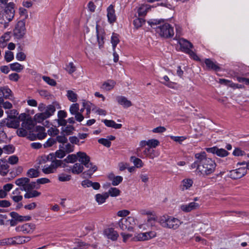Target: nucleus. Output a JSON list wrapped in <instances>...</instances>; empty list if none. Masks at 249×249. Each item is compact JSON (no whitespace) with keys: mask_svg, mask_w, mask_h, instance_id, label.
<instances>
[{"mask_svg":"<svg viewBox=\"0 0 249 249\" xmlns=\"http://www.w3.org/2000/svg\"><path fill=\"white\" fill-rule=\"evenodd\" d=\"M195 158L196 160L191 164L190 169H195L197 175L205 177L214 173L216 163L211 158L207 157L205 152L195 154Z\"/></svg>","mask_w":249,"mask_h":249,"instance_id":"obj_1","label":"nucleus"},{"mask_svg":"<svg viewBox=\"0 0 249 249\" xmlns=\"http://www.w3.org/2000/svg\"><path fill=\"white\" fill-rule=\"evenodd\" d=\"M162 19H151L147 21L152 28L155 29L156 32L161 37L169 38L174 35V28L168 23H163Z\"/></svg>","mask_w":249,"mask_h":249,"instance_id":"obj_2","label":"nucleus"},{"mask_svg":"<svg viewBox=\"0 0 249 249\" xmlns=\"http://www.w3.org/2000/svg\"><path fill=\"white\" fill-rule=\"evenodd\" d=\"M43 160L50 161V164L46 163L42 166V171L45 174L55 173L57 169L62 166L63 161L60 160L55 159L53 153H51L43 157Z\"/></svg>","mask_w":249,"mask_h":249,"instance_id":"obj_3","label":"nucleus"},{"mask_svg":"<svg viewBox=\"0 0 249 249\" xmlns=\"http://www.w3.org/2000/svg\"><path fill=\"white\" fill-rule=\"evenodd\" d=\"M159 223L164 228L177 229L181 224L180 220L172 216L164 215L159 219Z\"/></svg>","mask_w":249,"mask_h":249,"instance_id":"obj_4","label":"nucleus"},{"mask_svg":"<svg viewBox=\"0 0 249 249\" xmlns=\"http://www.w3.org/2000/svg\"><path fill=\"white\" fill-rule=\"evenodd\" d=\"M15 183L17 186H19L20 190L22 191H31L34 189L39 188V187L37 186L36 182L30 181V179L26 177L17 179Z\"/></svg>","mask_w":249,"mask_h":249,"instance_id":"obj_5","label":"nucleus"},{"mask_svg":"<svg viewBox=\"0 0 249 249\" xmlns=\"http://www.w3.org/2000/svg\"><path fill=\"white\" fill-rule=\"evenodd\" d=\"M7 1H0V6H4V12L3 17L8 21H11L13 19L15 16L14 3L11 2L7 3Z\"/></svg>","mask_w":249,"mask_h":249,"instance_id":"obj_6","label":"nucleus"},{"mask_svg":"<svg viewBox=\"0 0 249 249\" xmlns=\"http://www.w3.org/2000/svg\"><path fill=\"white\" fill-rule=\"evenodd\" d=\"M47 135V133L46 132L45 127L38 125L35 127V129L33 133L29 134L28 138L31 141L42 140L46 138Z\"/></svg>","mask_w":249,"mask_h":249,"instance_id":"obj_7","label":"nucleus"},{"mask_svg":"<svg viewBox=\"0 0 249 249\" xmlns=\"http://www.w3.org/2000/svg\"><path fill=\"white\" fill-rule=\"evenodd\" d=\"M118 225L120 229L123 231H131L135 225V221L133 217L129 216L126 218H121L118 222Z\"/></svg>","mask_w":249,"mask_h":249,"instance_id":"obj_8","label":"nucleus"},{"mask_svg":"<svg viewBox=\"0 0 249 249\" xmlns=\"http://www.w3.org/2000/svg\"><path fill=\"white\" fill-rule=\"evenodd\" d=\"M25 23L23 20L19 21L14 30V36L18 39L22 38L25 33Z\"/></svg>","mask_w":249,"mask_h":249,"instance_id":"obj_9","label":"nucleus"},{"mask_svg":"<svg viewBox=\"0 0 249 249\" xmlns=\"http://www.w3.org/2000/svg\"><path fill=\"white\" fill-rule=\"evenodd\" d=\"M206 151L208 153L215 154L220 157H225L229 155V152L223 148H219L216 146L207 148Z\"/></svg>","mask_w":249,"mask_h":249,"instance_id":"obj_10","label":"nucleus"},{"mask_svg":"<svg viewBox=\"0 0 249 249\" xmlns=\"http://www.w3.org/2000/svg\"><path fill=\"white\" fill-rule=\"evenodd\" d=\"M247 174V169L245 167H240L235 170H232L230 172V176L232 179H238Z\"/></svg>","mask_w":249,"mask_h":249,"instance_id":"obj_11","label":"nucleus"},{"mask_svg":"<svg viewBox=\"0 0 249 249\" xmlns=\"http://www.w3.org/2000/svg\"><path fill=\"white\" fill-rule=\"evenodd\" d=\"M26 114L22 113L21 114L19 118L21 120V121H22L21 127L27 130H29L32 129L34 125L32 120L31 119H26Z\"/></svg>","mask_w":249,"mask_h":249,"instance_id":"obj_12","label":"nucleus"},{"mask_svg":"<svg viewBox=\"0 0 249 249\" xmlns=\"http://www.w3.org/2000/svg\"><path fill=\"white\" fill-rule=\"evenodd\" d=\"M77 160L80 163L84 165L86 167H88V165H89L90 157L85 152H78L77 153Z\"/></svg>","mask_w":249,"mask_h":249,"instance_id":"obj_13","label":"nucleus"},{"mask_svg":"<svg viewBox=\"0 0 249 249\" xmlns=\"http://www.w3.org/2000/svg\"><path fill=\"white\" fill-rule=\"evenodd\" d=\"M0 124L2 126L5 125L9 128H17L19 126V121L15 119L10 120L5 119L0 121Z\"/></svg>","mask_w":249,"mask_h":249,"instance_id":"obj_14","label":"nucleus"},{"mask_svg":"<svg viewBox=\"0 0 249 249\" xmlns=\"http://www.w3.org/2000/svg\"><path fill=\"white\" fill-rule=\"evenodd\" d=\"M178 43L180 45L181 51L185 53H186L193 47V45L192 43L183 38H180L178 40Z\"/></svg>","mask_w":249,"mask_h":249,"instance_id":"obj_15","label":"nucleus"},{"mask_svg":"<svg viewBox=\"0 0 249 249\" xmlns=\"http://www.w3.org/2000/svg\"><path fill=\"white\" fill-rule=\"evenodd\" d=\"M200 206L199 203L192 202L187 204H182L180 206V209L184 212L188 213L197 209Z\"/></svg>","mask_w":249,"mask_h":249,"instance_id":"obj_16","label":"nucleus"},{"mask_svg":"<svg viewBox=\"0 0 249 249\" xmlns=\"http://www.w3.org/2000/svg\"><path fill=\"white\" fill-rule=\"evenodd\" d=\"M104 234L107 238L112 241L117 240L119 237L117 231L111 228L105 229L104 231Z\"/></svg>","mask_w":249,"mask_h":249,"instance_id":"obj_17","label":"nucleus"},{"mask_svg":"<svg viewBox=\"0 0 249 249\" xmlns=\"http://www.w3.org/2000/svg\"><path fill=\"white\" fill-rule=\"evenodd\" d=\"M88 170L83 172L81 175V177L83 178H89L93 174V173L97 171V167L95 165H93L92 163H90L89 165H88Z\"/></svg>","mask_w":249,"mask_h":249,"instance_id":"obj_18","label":"nucleus"},{"mask_svg":"<svg viewBox=\"0 0 249 249\" xmlns=\"http://www.w3.org/2000/svg\"><path fill=\"white\" fill-rule=\"evenodd\" d=\"M107 17L108 22L113 23L116 21V16L113 5H110L107 8Z\"/></svg>","mask_w":249,"mask_h":249,"instance_id":"obj_19","label":"nucleus"},{"mask_svg":"<svg viewBox=\"0 0 249 249\" xmlns=\"http://www.w3.org/2000/svg\"><path fill=\"white\" fill-rule=\"evenodd\" d=\"M69 168V171L74 175H79L80 173L82 174L84 170L83 165L79 163H75L73 165L70 166Z\"/></svg>","mask_w":249,"mask_h":249,"instance_id":"obj_20","label":"nucleus"},{"mask_svg":"<svg viewBox=\"0 0 249 249\" xmlns=\"http://www.w3.org/2000/svg\"><path fill=\"white\" fill-rule=\"evenodd\" d=\"M10 215L14 220L18 222L29 221L31 219V217L30 216L20 215L17 213L15 212H11L10 213Z\"/></svg>","mask_w":249,"mask_h":249,"instance_id":"obj_21","label":"nucleus"},{"mask_svg":"<svg viewBox=\"0 0 249 249\" xmlns=\"http://www.w3.org/2000/svg\"><path fill=\"white\" fill-rule=\"evenodd\" d=\"M143 154L145 157L151 159H153L159 156L158 152L151 147L145 148L143 151Z\"/></svg>","mask_w":249,"mask_h":249,"instance_id":"obj_22","label":"nucleus"},{"mask_svg":"<svg viewBox=\"0 0 249 249\" xmlns=\"http://www.w3.org/2000/svg\"><path fill=\"white\" fill-rule=\"evenodd\" d=\"M194 181L191 178H185L183 179L180 185V189L182 191H184L189 189L193 185Z\"/></svg>","mask_w":249,"mask_h":249,"instance_id":"obj_23","label":"nucleus"},{"mask_svg":"<svg viewBox=\"0 0 249 249\" xmlns=\"http://www.w3.org/2000/svg\"><path fill=\"white\" fill-rule=\"evenodd\" d=\"M204 62L207 69L209 70L218 71L220 69V67L218 66L217 63L216 62H214L209 58L205 59Z\"/></svg>","mask_w":249,"mask_h":249,"instance_id":"obj_24","label":"nucleus"},{"mask_svg":"<svg viewBox=\"0 0 249 249\" xmlns=\"http://www.w3.org/2000/svg\"><path fill=\"white\" fill-rule=\"evenodd\" d=\"M151 8V6L148 4H142L137 10L138 16L144 17Z\"/></svg>","mask_w":249,"mask_h":249,"instance_id":"obj_25","label":"nucleus"},{"mask_svg":"<svg viewBox=\"0 0 249 249\" xmlns=\"http://www.w3.org/2000/svg\"><path fill=\"white\" fill-rule=\"evenodd\" d=\"M0 96L3 97L5 99H11V97H12V91L7 86L0 87Z\"/></svg>","mask_w":249,"mask_h":249,"instance_id":"obj_26","label":"nucleus"},{"mask_svg":"<svg viewBox=\"0 0 249 249\" xmlns=\"http://www.w3.org/2000/svg\"><path fill=\"white\" fill-rule=\"evenodd\" d=\"M116 100L118 103L124 107H128L132 106L131 101L127 100L124 96H118L116 97Z\"/></svg>","mask_w":249,"mask_h":249,"instance_id":"obj_27","label":"nucleus"},{"mask_svg":"<svg viewBox=\"0 0 249 249\" xmlns=\"http://www.w3.org/2000/svg\"><path fill=\"white\" fill-rule=\"evenodd\" d=\"M33 225L26 223L22 226H19L16 228L17 231H22L24 233H28L32 231Z\"/></svg>","mask_w":249,"mask_h":249,"instance_id":"obj_28","label":"nucleus"},{"mask_svg":"<svg viewBox=\"0 0 249 249\" xmlns=\"http://www.w3.org/2000/svg\"><path fill=\"white\" fill-rule=\"evenodd\" d=\"M106 126L109 127H112L115 129H120L122 127V124H117L113 120L105 119L102 121Z\"/></svg>","mask_w":249,"mask_h":249,"instance_id":"obj_29","label":"nucleus"},{"mask_svg":"<svg viewBox=\"0 0 249 249\" xmlns=\"http://www.w3.org/2000/svg\"><path fill=\"white\" fill-rule=\"evenodd\" d=\"M9 165L5 161L1 160L0 161V175L4 176L9 172Z\"/></svg>","mask_w":249,"mask_h":249,"instance_id":"obj_30","label":"nucleus"},{"mask_svg":"<svg viewBox=\"0 0 249 249\" xmlns=\"http://www.w3.org/2000/svg\"><path fill=\"white\" fill-rule=\"evenodd\" d=\"M95 200L98 204H102L104 203L108 197V194L107 193L104 194H97L95 195Z\"/></svg>","mask_w":249,"mask_h":249,"instance_id":"obj_31","label":"nucleus"},{"mask_svg":"<svg viewBox=\"0 0 249 249\" xmlns=\"http://www.w3.org/2000/svg\"><path fill=\"white\" fill-rule=\"evenodd\" d=\"M115 84L116 82L114 80H108L103 84L102 88L106 90H110L114 88Z\"/></svg>","mask_w":249,"mask_h":249,"instance_id":"obj_32","label":"nucleus"},{"mask_svg":"<svg viewBox=\"0 0 249 249\" xmlns=\"http://www.w3.org/2000/svg\"><path fill=\"white\" fill-rule=\"evenodd\" d=\"M26 193L24 194L25 198H31L36 197L40 195L41 193L36 190H32L31 191H25Z\"/></svg>","mask_w":249,"mask_h":249,"instance_id":"obj_33","label":"nucleus"},{"mask_svg":"<svg viewBox=\"0 0 249 249\" xmlns=\"http://www.w3.org/2000/svg\"><path fill=\"white\" fill-rule=\"evenodd\" d=\"M130 161L132 162L134 166L138 168L142 167L144 164L142 161L139 158L135 156H131L130 159Z\"/></svg>","mask_w":249,"mask_h":249,"instance_id":"obj_34","label":"nucleus"},{"mask_svg":"<svg viewBox=\"0 0 249 249\" xmlns=\"http://www.w3.org/2000/svg\"><path fill=\"white\" fill-rule=\"evenodd\" d=\"M145 22V19L139 17H136L135 19H134L133 24L136 29H138L141 27Z\"/></svg>","mask_w":249,"mask_h":249,"instance_id":"obj_35","label":"nucleus"},{"mask_svg":"<svg viewBox=\"0 0 249 249\" xmlns=\"http://www.w3.org/2000/svg\"><path fill=\"white\" fill-rule=\"evenodd\" d=\"M9 66L12 71L17 72H20L24 69V66L18 62L11 63Z\"/></svg>","mask_w":249,"mask_h":249,"instance_id":"obj_36","label":"nucleus"},{"mask_svg":"<svg viewBox=\"0 0 249 249\" xmlns=\"http://www.w3.org/2000/svg\"><path fill=\"white\" fill-rule=\"evenodd\" d=\"M139 213L142 215H147L148 216H150V217L148 218V221H150V220L155 221V220L156 218H155V215L153 214L154 212L150 210H146V209H142V210H140Z\"/></svg>","mask_w":249,"mask_h":249,"instance_id":"obj_37","label":"nucleus"},{"mask_svg":"<svg viewBox=\"0 0 249 249\" xmlns=\"http://www.w3.org/2000/svg\"><path fill=\"white\" fill-rule=\"evenodd\" d=\"M56 110L55 107L53 105H49L46 107V110L44 112L46 115L47 117L49 118L52 116Z\"/></svg>","mask_w":249,"mask_h":249,"instance_id":"obj_38","label":"nucleus"},{"mask_svg":"<svg viewBox=\"0 0 249 249\" xmlns=\"http://www.w3.org/2000/svg\"><path fill=\"white\" fill-rule=\"evenodd\" d=\"M62 132L66 135H70L72 134L74 127L71 125H66L61 129Z\"/></svg>","mask_w":249,"mask_h":249,"instance_id":"obj_39","label":"nucleus"},{"mask_svg":"<svg viewBox=\"0 0 249 249\" xmlns=\"http://www.w3.org/2000/svg\"><path fill=\"white\" fill-rule=\"evenodd\" d=\"M48 118L44 112L36 114L34 116L35 120L36 122L41 123L45 120Z\"/></svg>","mask_w":249,"mask_h":249,"instance_id":"obj_40","label":"nucleus"},{"mask_svg":"<svg viewBox=\"0 0 249 249\" xmlns=\"http://www.w3.org/2000/svg\"><path fill=\"white\" fill-rule=\"evenodd\" d=\"M59 148H63L64 151L67 153L72 152L74 150V145L70 143H68L64 146L63 144L59 145Z\"/></svg>","mask_w":249,"mask_h":249,"instance_id":"obj_41","label":"nucleus"},{"mask_svg":"<svg viewBox=\"0 0 249 249\" xmlns=\"http://www.w3.org/2000/svg\"><path fill=\"white\" fill-rule=\"evenodd\" d=\"M120 40L117 34L113 33L111 37V42L112 44L113 50H115V48L119 43Z\"/></svg>","mask_w":249,"mask_h":249,"instance_id":"obj_42","label":"nucleus"},{"mask_svg":"<svg viewBox=\"0 0 249 249\" xmlns=\"http://www.w3.org/2000/svg\"><path fill=\"white\" fill-rule=\"evenodd\" d=\"M67 96L68 99L72 102H75L77 99V94L73 91L69 90L67 91Z\"/></svg>","mask_w":249,"mask_h":249,"instance_id":"obj_43","label":"nucleus"},{"mask_svg":"<svg viewBox=\"0 0 249 249\" xmlns=\"http://www.w3.org/2000/svg\"><path fill=\"white\" fill-rule=\"evenodd\" d=\"M27 175L31 178H36L39 176V172L36 169L31 168L28 170Z\"/></svg>","mask_w":249,"mask_h":249,"instance_id":"obj_44","label":"nucleus"},{"mask_svg":"<svg viewBox=\"0 0 249 249\" xmlns=\"http://www.w3.org/2000/svg\"><path fill=\"white\" fill-rule=\"evenodd\" d=\"M162 79L164 80V81H162L161 83L163 85L167 86L168 87H169L170 88H172V89L174 88L175 83L170 81L169 80V78L168 77V76H167V75L164 76L163 77Z\"/></svg>","mask_w":249,"mask_h":249,"instance_id":"obj_45","label":"nucleus"},{"mask_svg":"<svg viewBox=\"0 0 249 249\" xmlns=\"http://www.w3.org/2000/svg\"><path fill=\"white\" fill-rule=\"evenodd\" d=\"M97 25L96 26V33H97V41L98 43V45L99 46V48H101L103 46V45L104 44V39L105 37L103 35H100L99 33V31L97 28Z\"/></svg>","mask_w":249,"mask_h":249,"instance_id":"obj_46","label":"nucleus"},{"mask_svg":"<svg viewBox=\"0 0 249 249\" xmlns=\"http://www.w3.org/2000/svg\"><path fill=\"white\" fill-rule=\"evenodd\" d=\"M3 152L7 154H12L14 152L15 148L12 144L6 145L2 148Z\"/></svg>","mask_w":249,"mask_h":249,"instance_id":"obj_47","label":"nucleus"},{"mask_svg":"<svg viewBox=\"0 0 249 249\" xmlns=\"http://www.w3.org/2000/svg\"><path fill=\"white\" fill-rule=\"evenodd\" d=\"M77 160V155L76 154L69 155L65 159L64 161L67 163H74Z\"/></svg>","mask_w":249,"mask_h":249,"instance_id":"obj_48","label":"nucleus"},{"mask_svg":"<svg viewBox=\"0 0 249 249\" xmlns=\"http://www.w3.org/2000/svg\"><path fill=\"white\" fill-rule=\"evenodd\" d=\"M120 192L117 188L111 187L109 189L107 194L112 197H116L120 195Z\"/></svg>","mask_w":249,"mask_h":249,"instance_id":"obj_49","label":"nucleus"},{"mask_svg":"<svg viewBox=\"0 0 249 249\" xmlns=\"http://www.w3.org/2000/svg\"><path fill=\"white\" fill-rule=\"evenodd\" d=\"M42 78L46 83L51 86H55L56 85V81L49 76H43Z\"/></svg>","mask_w":249,"mask_h":249,"instance_id":"obj_50","label":"nucleus"},{"mask_svg":"<svg viewBox=\"0 0 249 249\" xmlns=\"http://www.w3.org/2000/svg\"><path fill=\"white\" fill-rule=\"evenodd\" d=\"M71 178V177L70 175H67L65 174H61L58 175V179L59 181L61 182L68 181Z\"/></svg>","mask_w":249,"mask_h":249,"instance_id":"obj_51","label":"nucleus"},{"mask_svg":"<svg viewBox=\"0 0 249 249\" xmlns=\"http://www.w3.org/2000/svg\"><path fill=\"white\" fill-rule=\"evenodd\" d=\"M79 105L77 103L72 104L70 107V112L71 115H74L79 112Z\"/></svg>","mask_w":249,"mask_h":249,"instance_id":"obj_52","label":"nucleus"},{"mask_svg":"<svg viewBox=\"0 0 249 249\" xmlns=\"http://www.w3.org/2000/svg\"><path fill=\"white\" fill-rule=\"evenodd\" d=\"M66 70L69 74H72L76 71V67L73 62H70L66 67Z\"/></svg>","mask_w":249,"mask_h":249,"instance_id":"obj_53","label":"nucleus"},{"mask_svg":"<svg viewBox=\"0 0 249 249\" xmlns=\"http://www.w3.org/2000/svg\"><path fill=\"white\" fill-rule=\"evenodd\" d=\"M59 130L56 127H51L47 131L49 135L54 137L58 135Z\"/></svg>","mask_w":249,"mask_h":249,"instance_id":"obj_54","label":"nucleus"},{"mask_svg":"<svg viewBox=\"0 0 249 249\" xmlns=\"http://www.w3.org/2000/svg\"><path fill=\"white\" fill-rule=\"evenodd\" d=\"M62 148H59V150H57L54 154H53L54 157H55V159L56 158L62 159L64 158L66 156V152L64 150L61 149Z\"/></svg>","mask_w":249,"mask_h":249,"instance_id":"obj_55","label":"nucleus"},{"mask_svg":"<svg viewBox=\"0 0 249 249\" xmlns=\"http://www.w3.org/2000/svg\"><path fill=\"white\" fill-rule=\"evenodd\" d=\"M65 135H57L55 139L56 142H58L59 143H62L63 145L64 143H66L68 142V139L67 137L65 136Z\"/></svg>","mask_w":249,"mask_h":249,"instance_id":"obj_56","label":"nucleus"},{"mask_svg":"<svg viewBox=\"0 0 249 249\" xmlns=\"http://www.w3.org/2000/svg\"><path fill=\"white\" fill-rule=\"evenodd\" d=\"M56 143L55 139L54 138H50L44 143L43 146L45 148L50 147Z\"/></svg>","mask_w":249,"mask_h":249,"instance_id":"obj_57","label":"nucleus"},{"mask_svg":"<svg viewBox=\"0 0 249 249\" xmlns=\"http://www.w3.org/2000/svg\"><path fill=\"white\" fill-rule=\"evenodd\" d=\"M38 93L41 97L45 98L47 99H49L52 96L50 92L45 89L39 90Z\"/></svg>","mask_w":249,"mask_h":249,"instance_id":"obj_58","label":"nucleus"},{"mask_svg":"<svg viewBox=\"0 0 249 249\" xmlns=\"http://www.w3.org/2000/svg\"><path fill=\"white\" fill-rule=\"evenodd\" d=\"M160 142L156 139H150L148 140V147L155 148L158 146Z\"/></svg>","mask_w":249,"mask_h":249,"instance_id":"obj_59","label":"nucleus"},{"mask_svg":"<svg viewBox=\"0 0 249 249\" xmlns=\"http://www.w3.org/2000/svg\"><path fill=\"white\" fill-rule=\"evenodd\" d=\"M5 60L7 62H9L12 61L14 59V54L11 52L7 51L5 52V56H4Z\"/></svg>","mask_w":249,"mask_h":249,"instance_id":"obj_60","label":"nucleus"},{"mask_svg":"<svg viewBox=\"0 0 249 249\" xmlns=\"http://www.w3.org/2000/svg\"><path fill=\"white\" fill-rule=\"evenodd\" d=\"M69 139L71 143L72 144L80 145L81 144L83 143L84 142V141H82L80 142V141L78 138V137L76 136L70 137Z\"/></svg>","mask_w":249,"mask_h":249,"instance_id":"obj_61","label":"nucleus"},{"mask_svg":"<svg viewBox=\"0 0 249 249\" xmlns=\"http://www.w3.org/2000/svg\"><path fill=\"white\" fill-rule=\"evenodd\" d=\"M14 239V237L3 239L1 242V244L2 245H15V240Z\"/></svg>","mask_w":249,"mask_h":249,"instance_id":"obj_62","label":"nucleus"},{"mask_svg":"<svg viewBox=\"0 0 249 249\" xmlns=\"http://www.w3.org/2000/svg\"><path fill=\"white\" fill-rule=\"evenodd\" d=\"M98 142L107 147H109L111 146V142L107 139L101 138L98 140Z\"/></svg>","mask_w":249,"mask_h":249,"instance_id":"obj_63","label":"nucleus"},{"mask_svg":"<svg viewBox=\"0 0 249 249\" xmlns=\"http://www.w3.org/2000/svg\"><path fill=\"white\" fill-rule=\"evenodd\" d=\"M17 133L19 137H25L27 135L28 132L26 129L21 127L17 130Z\"/></svg>","mask_w":249,"mask_h":249,"instance_id":"obj_64","label":"nucleus"}]
</instances>
